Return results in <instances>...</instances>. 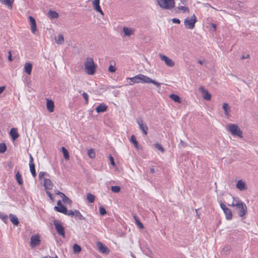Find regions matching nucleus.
I'll list each match as a JSON object with an SVG mask.
<instances>
[{
  "label": "nucleus",
  "instance_id": "58836bf2",
  "mask_svg": "<svg viewBox=\"0 0 258 258\" xmlns=\"http://www.w3.org/2000/svg\"><path fill=\"white\" fill-rule=\"evenodd\" d=\"M88 156L91 158L93 159L95 157V154L94 150L93 149H90L88 150Z\"/></svg>",
  "mask_w": 258,
  "mask_h": 258
},
{
  "label": "nucleus",
  "instance_id": "6e6552de",
  "mask_svg": "<svg viewBox=\"0 0 258 258\" xmlns=\"http://www.w3.org/2000/svg\"><path fill=\"white\" fill-rule=\"evenodd\" d=\"M40 236L38 234L33 235L31 237L30 246L31 248H34L40 245Z\"/></svg>",
  "mask_w": 258,
  "mask_h": 258
},
{
  "label": "nucleus",
  "instance_id": "680f3d73",
  "mask_svg": "<svg viewBox=\"0 0 258 258\" xmlns=\"http://www.w3.org/2000/svg\"><path fill=\"white\" fill-rule=\"evenodd\" d=\"M211 27L213 28L214 31L216 30V25L213 23H212L211 24Z\"/></svg>",
  "mask_w": 258,
  "mask_h": 258
},
{
  "label": "nucleus",
  "instance_id": "5fc2aeb1",
  "mask_svg": "<svg viewBox=\"0 0 258 258\" xmlns=\"http://www.w3.org/2000/svg\"><path fill=\"white\" fill-rule=\"evenodd\" d=\"M172 21L173 23H176V24H180V21L179 19H177V18H173L172 19Z\"/></svg>",
  "mask_w": 258,
  "mask_h": 258
},
{
  "label": "nucleus",
  "instance_id": "6e6d98bb",
  "mask_svg": "<svg viewBox=\"0 0 258 258\" xmlns=\"http://www.w3.org/2000/svg\"><path fill=\"white\" fill-rule=\"evenodd\" d=\"M8 60L10 61H13V58H12V54H11V51H9V56H8Z\"/></svg>",
  "mask_w": 258,
  "mask_h": 258
},
{
  "label": "nucleus",
  "instance_id": "20e7f679",
  "mask_svg": "<svg viewBox=\"0 0 258 258\" xmlns=\"http://www.w3.org/2000/svg\"><path fill=\"white\" fill-rule=\"evenodd\" d=\"M147 76L140 74L132 78H128L127 79L131 80L132 83L130 85H133L135 83H146Z\"/></svg>",
  "mask_w": 258,
  "mask_h": 258
},
{
  "label": "nucleus",
  "instance_id": "4be33fe9",
  "mask_svg": "<svg viewBox=\"0 0 258 258\" xmlns=\"http://www.w3.org/2000/svg\"><path fill=\"white\" fill-rule=\"evenodd\" d=\"M236 187L240 190H243L246 189L245 183L242 180L238 181L236 184Z\"/></svg>",
  "mask_w": 258,
  "mask_h": 258
},
{
  "label": "nucleus",
  "instance_id": "09e8293b",
  "mask_svg": "<svg viewBox=\"0 0 258 258\" xmlns=\"http://www.w3.org/2000/svg\"><path fill=\"white\" fill-rule=\"evenodd\" d=\"M116 71V68L112 65H110L108 67V71L110 73H114Z\"/></svg>",
  "mask_w": 258,
  "mask_h": 258
},
{
  "label": "nucleus",
  "instance_id": "f8f14e48",
  "mask_svg": "<svg viewBox=\"0 0 258 258\" xmlns=\"http://www.w3.org/2000/svg\"><path fill=\"white\" fill-rule=\"evenodd\" d=\"M92 6L93 9L97 12L99 13L101 15H104V13L101 10L100 6V0H94L92 2Z\"/></svg>",
  "mask_w": 258,
  "mask_h": 258
},
{
  "label": "nucleus",
  "instance_id": "72a5a7b5",
  "mask_svg": "<svg viewBox=\"0 0 258 258\" xmlns=\"http://www.w3.org/2000/svg\"><path fill=\"white\" fill-rule=\"evenodd\" d=\"M131 142L134 144V145L137 149H139V145L134 135H132L131 137Z\"/></svg>",
  "mask_w": 258,
  "mask_h": 258
},
{
  "label": "nucleus",
  "instance_id": "c9c22d12",
  "mask_svg": "<svg viewBox=\"0 0 258 258\" xmlns=\"http://www.w3.org/2000/svg\"><path fill=\"white\" fill-rule=\"evenodd\" d=\"M87 199L90 203H93L95 199V196L91 193H88L87 195Z\"/></svg>",
  "mask_w": 258,
  "mask_h": 258
},
{
  "label": "nucleus",
  "instance_id": "f704fd0d",
  "mask_svg": "<svg viewBox=\"0 0 258 258\" xmlns=\"http://www.w3.org/2000/svg\"><path fill=\"white\" fill-rule=\"evenodd\" d=\"M35 164H32L29 165L30 171L33 176V177H35L36 176V172L35 168Z\"/></svg>",
  "mask_w": 258,
  "mask_h": 258
},
{
  "label": "nucleus",
  "instance_id": "1a4fd4ad",
  "mask_svg": "<svg viewBox=\"0 0 258 258\" xmlns=\"http://www.w3.org/2000/svg\"><path fill=\"white\" fill-rule=\"evenodd\" d=\"M137 122L139 125V127L142 130L143 133L145 135H147V131L148 130V127L147 125L144 123L143 120L141 118H138L137 119Z\"/></svg>",
  "mask_w": 258,
  "mask_h": 258
},
{
  "label": "nucleus",
  "instance_id": "cd10ccee",
  "mask_svg": "<svg viewBox=\"0 0 258 258\" xmlns=\"http://www.w3.org/2000/svg\"><path fill=\"white\" fill-rule=\"evenodd\" d=\"M16 179L19 185H22L23 181L22 176L19 171L16 173Z\"/></svg>",
  "mask_w": 258,
  "mask_h": 258
},
{
  "label": "nucleus",
  "instance_id": "b1692460",
  "mask_svg": "<svg viewBox=\"0 0 258 258\" xmlns=\"http://www.w3.org/2000/svg\"><path fill=\"white\" fill-rule=\"evenodd\" d=\"M0 2L2 4L7 6L9 8L12 9L13 3L14 2V0H0Z\"/></svg>",
  "mask_w": 258,
  "mask_h": 258
},
{
  "label": "nucleus",
  "instance_id": "c85d7f7f",
  "mask_svg": "<svg viewBox=\"0 0 258 258\" xmlns=\"http://www.w3.org/2000/svg\"><path fill=\"white\" fill-rule=\"evenodd\" d=\"M61 151L62 152L64 158L66 160H69L70 155L67 149L64 147H61Z\"/></svg>",
  "mask_w": 258,
  "mask_h": 258
},
{
  "label": "nucleus",
  "instance_id": "338daca9",
  "mask_svg": "<svg viewBox=\"0 0 258 258\" xmlns=\"http://www.w3.org/2000/svg\"><path fill=\"white\" fill-rule=\"evenodd\" d=\"M61 192H60V191H59V190H57L55 191V194L57 195H59H59H60Z\"/></svg>",
  "mask_w": 258,
  "mask_h": 258
},
{
  "label": "nucleus",
  "instance_id": "423d86ee",
  "mask_svg": "<svg viewBox=\"0 0 258 258\" xmlns=\"http://www.w3.org/2000/svg\"><path fill=\"white\" fill-rule=\"evenodd\" d=\"M53 224L57 233L63 237H65L64 227L61 224L60 222L57 220H54L53 221Z\"/></svg>",
  "mask_w": 258,
  "mask_h": 258
},
{
  "label": "nucleus",
  "instance_id": "4c0bfd02",
  "mask_svg": "<svg viewBox=\"0 0 258 258\" xmlns=\"http://www.w3.org/2000/svg\"><path fill=\"white\" fill-rule=\"evenodd\" d=\"M75 215L76 217L78 218V219L79 220H85V217H84L82 215V214H81V213L80 212V211L79 210H75Z\"/></svg>",
  "mask_w": 258,
  "mask_h": 258
},
{
  "label": "nucleus",
  "instance_id": "bb28decb",
  "mask_svg": "<svg viewBox=\"0 0 258 258\" xmlns=\"http://www.w3.org/2000/svg\"><path fill=\"white\" fill-rule=\"evenodd\" d=\"M133 218L134 219V220H135V222H136V224H137V225L140 228V229H143L144 228V225L143 224L140 222L139 218L137 216H136V215H133Z\"/></svg>",
  "mask_w": 258,
  "mask_h": 258
},
{
  "label": "nucleus",
  "instance_id": "79ce46f5",
  "mask_svg": "<svg viewBox=\"0 0 258 258\" xmlns=\"http://www.w3.org/2000/svg\"><path fill=\"white\" fill-rule=\"evenodd\" d=\"M111 190L112 192L114 193H117L120 191V187L119 186H112L111 187Z\"/></svg>",
  "mask_w": 258,
  "mask_h": 258
},
{
  "label": "nucleus",
  "instance_id": "c756f323",
  "mask_svg": "<svg viewBox=\"0 0 258 258\" xmlns=\"http://www.w3.org/2000/svg\"><path fill=\"white\" fill-rule=\"evenodd\" d=\"M73 251L76 254L79 253L82 250L81 247L78 244H75L73 247Z\"/></svg>",
  "mask_w": 258,
  "mask_h": 258
},
{
  "label": "nucleus",
  "instance_id": "e433bc0d",
  "mask_svg": "<svg viewBox=\"0 0 258 258\" xmlns=\"http://www.w3.org/2000/svg\"><path fill=\"white\" fill-rule=\"evenodd\" d=\"M222 108L224 111L225 114L228 115L230 108L228 104L227 103H223Z\"/></svg>",
  "mask_w": 258,
  "mask_h": 258
},
{
  "label": "nucleus",
  "instance_id": "8fccbe9b",
  "mask_svg": "<svg viewBox=\"0 0 258 258\" xmlns=\"http://www.w3.org/2000/svg\"><path fill=\"white\" fill-rule=\"evenodd\" d=\"M65 215H68V216H73L75 215V211H73L71 210H67V212H66V214H65Z\"/></svg>",
  "mask_w": 258,
  "mask_h": 258
},
{
  "label": "nucleus",
  "instance_id": "774afa93",
  "mask_svg": "<svg viewBox=\"0 0 258 258\" xmlns=\"http://www.w3.org/2000/svg\"><path fill=\"white\" fill-rule=\"evenodd\" d=\"M150 172L152 173H154L155 172V169L153 168H152L150 169Z\"/></svg>",
  "mask_w": 258,
  "mask_h": 258
},
{
  "label": "nucleus",
  "instance_id": "a18cd8bd",
  "mask_svg": "<svg viewBox=\"0 0 258 258\" xmlns=\"http://www.w3.org/2000/svg\"><path fill=\"white\" fill-rule=\"evenodd\" d=\"M62 201L64 203H67V204H68L69 205H71L72 204V201L69 198H68V197L66 196V197H65L63 200H62Z\"/></svg>",
  "mask_w": 258,
  "mask_h": 258
},
{
  "label": "nucleus",
  "instance_id": "0e129e2a",
  "mask_svg": "<svg viewBox=\"0 0 258 258\" xmlns=\"http://www.w3.org/2000/svg\"><path fill=\"white\" fill-rule=\"evenodd\" d=\"M57 205L58 207H60V206H63V205L62 204L60 200H58L57 201Z\"/></svg>",
  "mask_w": 258,
  "mask_h": 258
},
{
  "label": "nucleus",
  "instance_id": "5701e85b",
  "mask_svg": "<svg viewBox=\"0 0 258 258\" xmlns=\"http://www.w3.org/2000/svg\"><path fill=\"white\" fill-rule=\"evenodd\" d=\"M224 213L226 216V219L228 220H231L232 218V214L231 210L229 208L225 209L224 210Z\"/></svg>",
  "mask_w": 258,
  "mask_h": 258
},
{
  "label": "nucleus",
  "instance_id": "f257e3e1",
  "mask_svg": "<svg viewBox=\"0 0 258 258\" xmlns=\"http://www.w3.org/2000/svg\"><path fill=\"white\" fill-rule=\"evenodd\" d=\"M84 65L87 74L92 75L95 74L97 66L94 63L93 58L87 57L84 63Z\"/></svg>",
  "mask_w": 258,
  "mask_h": 258
},
{
  "label": "nucleus",
  "instance_id": "ddd939ff",
  "mask_svg": "<svg viewBox=\"0 0 258 258\" xmlns=\"http://www.w3.org/2000/svg\"><path fill=\"white\" fill-rule=\"evenodd\" d=\"M97 245L99 250L103 253L105 254H108L110 252L109 249L105 245H104L101 242H98L97 243Z\"/></svg>",
  "mask_w": 258,
  "mask_h": 258
},
{
  "label": "nucleus",
  "instance_id": "393cba45",
  "mask_svg": "<svg viewBox=\"0 0 258 258\" xmlns=\"http://www.w3.org/2000/svg\"><path fill=\"white\" fill-rule=\"evenodd\" d=\"M47 15L50 19H56L59 17V15L56 12L51 10L48 11Z\"/></svg>",
  "mask_w": 258,
  "mask_h": 258
},
{
  "label": "nucleus",
  "instance_id": "412c9836",
  "mask_svg": "<svg viewBox=\"0 0 258 258\" xmlns=\"http://www.w3.org/2000/svg\"><path fill=\"white\" fill-rule=\"evenodd\" d=\"M9 217L11 221L14 225L16 226H18L19 225V221L18 218L15 215H14L12 214H10L9 215Z\"/></svg>",
  "mask_w": 258,
  "mask_h": 258
},
{
  "label": "nucleus",
  "instance_id": "3c124183",
  "mask_svg": "<svg viewBox=\"0 0 258 258\" xmlns=\"http://www.w3.org/2000/svg\"><path fill=\"white\" fill-rule=\"evenodd\" d=\"M45 175H48L47 173H46V172H40L39 173V179L40 180H41V179H42L43 178V177Z\"/></svg>",
  "mask_w": 258,
  "mask_h": 258
},
{
  "label": "nucleus",
  "instance_id": "39448f33",
  "mask_svg": "<svg viewBox=\"0 0 258 258\" xmlns=\"http://www.w3.org/2000/svg\"><path fill=\"white\" fill-rule=\"evenodd\" d=\"M197 20L196 16L194 14L191 18H186L184 19V24L185 27L189 29H192L195 27V23L197 22Z\"/></svg>",
  "mask_w": 258,
  "mask_h": 258
},
{
  "label": "nucleus",
  "instance_id": "603ef678",
  "mask_svg": "<svg viewBox=\"0 0 258 258\" xmlns=\"http://www.w3.org/2000/svg\"><path fill=\"white\" fill-rule=\"evenodd\" d=\"M46 194L47 195V196L49 197L50 198V200L52 201V202H53L54 201V199H53V197L52 196V195L51 194L50 192H49V191L48 190H46Z\"/></svg>",
  "mask_w": 258,
  "mask_h": 258
},
{
  "label": "nucleus",
  "instance_id": "a878e982",
  "mask_svg": "<svg viewBox=\"0 0 258 258\" xmlns=\"http://www.w3.org/2000/svg\"><path fill=\"white\" fill-rule=\"evenodd\" d=\"M169 97L170 99L173 100L174 102L180 103L181 102V99L180 97L174 94L170 95Z\"/></svg>",
  "mask_w": 258,
  "mask_h": 258
},
{
  "label": "nucleus",
  "instance_id": "dca6fc26",
  "mask_svg": "<svg viewBox=\"0 0 258 258\" xmlns=\"http://www.w3.org/2000/svg\"><path fill=\"white\" fill-rule=\"evenodd\" d=\"M107 106L104 103H101L99 104L96 108V111L97 113H101V112H104L107 110Z\"/></svg>",
  "mask_w": 258,
  "mask_h": 258
},
{
  "label": "nucleus",
  "instance_id": "e2e57ef3",
  "mask_svg": "<svg viewBox=\"0 0 258 258\" xmlns=\"http://www.w3.org/2000/svg\"><path fill=\"white\" fill-rule=\"evenodd\" d=\"M59 196H60V197L62 199V200L65 198L66 197V196L64 194H63V192H61L60 195H59Z\"/></svg>",
  "mask_w": 258,
  "mask_h": 258
},
{
  "label": "nucleus",
  "instance_id": "de8ad7c7",
  "mask_svg": "<svg viewBox=\"0 0 258 258\" xmlns=\"http://www.w3.org/2000/svg\"><path fill=\"white\" fill-rule=\"evenodd\" d=\"M177 9L179 10H182L183 11V12H189V9L187 7H184V6H180V7H178L177 8Z\"/></svg>",
  "mask_w": 258,
  "mask_h": 258
},
{
  "label": "nucleus",
  "instance_id": "ea45409f",
  "mask_svg": "<svg viewBox=\"0 0 258 258\" xmlns=\"http://www.w3.org/2000/svg\"><path fill=\"white\" fill-rule=\"evenodd\" d=\"M7 147L5 143H0V153H4L7 150Z\"/></svg>",
  "mask_w": 258,
  "mask_h": 258
},
{
  "label": "nucleus",
  "instance_id": "864d4df0",
  "mask_svg": "<svg viewBox=\"0 0 258 258\" xmlns=\"http://www.w3.org/2000/svg\"><path fill=\"white\" fill-rule=\"evenodd\" d=\"M109 159L111 165L113 166H114L115 165V164L114 161V159L113 157L111 155H109Z\"/></svg>",
  "mask_w": 258,
  "mask_h": 258
},
{
  "label": "nucleus",
  "instance_id": "4d7b16f0",
  "mask_svg": "<svg viewBox=\"0 0 258 258\" xmlns=\"http://www.w3.org/2000/svg\"><path fill=\"white\" fill-rule=\"evenodd\" d=\"M220 207L221 208V209L223 210V211H224V210L225 209H227V208L225 206V205L222 202L220 203Z\"/></svg>",
  "mask_w": 258,
  "mask_h": 258
},
{
  "label": "nucleus",
  "instance_id": "9b49d317",
  "mask_svg": "<svg viewBox=\"0 0 258 258\" xmlns=\"http://www.w3.org/2000/svg\"><path fill=\"white\" fill-rule=\"evenodd\" d=\"M199 90L203 93V97L205 100L209 101L211 99V94L203 86H201L199 88Z\"/></svg>",
  "mask_w": 258,
  "mask_h": 258
},
{
  "label": "nucleus",
  "instance_id": "c03bdc74",
  "mask_svg": "<svg viewBox=\"0 0 258 258\" xmlns=\"http://www.w3.org/2000/svg\"><path fill=\"white\" fill-rule=\"evenodd\" d=\"M107 212L106 209L102 206L99 207V213L101 216H103L106 214Z\"/></svg>",
  "mask_w": 258,
  "mask_h": 258
},
{
  "label": "nucleus",
  "instance_id": "7c9ffc66",
  "mask_svg": "<svg viewBox=\"0 0 258 258\" xmlns=\"http://www.w3.org/2000/svg\"><path fill=\"white\" fill-rule=\"evenodd\" d=\"M146 83H152L156 85L158 88L160 87V83L156 82V81L150 79L149 77H147Z\"/></svg>",
  "mask_w": 258,
  "mask_h": 258
},
{
  "label": "nucleus",
  "instance_id": "a19ab883",
  "mask_svg": "<svg viewBox=\"0 0 258 258\" xmlns=\"http://www.w3.org/2000/svg\"><path fill=\"white\" fill-rule=\"evenodd\" d=\"M155 147L156 149H157L158 150H160L162 153H164L165 152V149L162 147V146L158 143H156L155 144Z\"/></svg>",
  "mask_w": 258,
  "mask_h": 258
},
{
  "label": "nucleus",
  "instance_id": "2f4dec72",
  "mask_svg": "<svg viewBox=\"0 0 258 258\" xmlns=\"http://www.w3.org/2000/svg\"><path fill=\"white\" fill-rule=\"evenodd\" d=\"M64 41V38L62 34H59L57 38H55V42L58 44H61Z\"/></svg>",
  "mask_w": 258,
  "mask_h": 258
},
{
  "label": "nucleus",
  "instance_id": "a211bd4d",
  "mask_svg": "<svg viewBox=\"0 0 258 258\" xmlns=\"http://www.w3.org/2000/svg\"><path fill=\"white\" fill-rule=\"evenodd\" d=\"M46 107L47 110L50 112H52L54 110V104L53 101L51 100L47 99V102H46Z\"/></svg>",
  "mask_w": 258,
  "mask_h": 258
},
{
  "label": "nucleus",
  "instance_id": "69168bd1",
  "mask_svg": "<svg viewBox=\"0 0 258 258\" xmlns=\"http://www.w3.org/2000/svg\"><path fill=\"white\" fill-rule=\"evenodd\" d=\"M248 57H249V54H247L246 56L243 55L241 57V59H243L247 58H248Z\"/></svg>",
  "mask_w": 258,
  "mask_h": 258
},
{
  "label": "nucleus",
  "instance_id": "f3484780",
  "mask_svg": "<svg viewBox=\"0 0 258 258\" xmlns=\"http://www.w3.org/2000/svg\"><path fill=\"white\" fill-rule=\"evenodd\" d=\"M10 135L13 140H16L19 136L17 132V129L16 128H12L10 132Z\"/></svg>",
  "mask_w": 258,
  "mask_h": 258
},
{
  "label": "nucleus",
  "instance_id": "f03ea898",
  "mask_svg": "<svg viewBox=\"0 0 258 258\" xmlns=\"http://www.w3.org/2000/svg\"><path fill=\"white\" fill-rule=\"evenodd\" d=\"M227 130L233 136H237L240 138H243V133L239 126L235 124H229L227 125Z\"/></svg>",
  "mask_w": 258,
  "mask_h": 258
},
{
  "label": "nucleus",
  "instance_id": "6ab92c4d",
  "mask_svg": "<svg viewBox=\"0 0 258 258\" xmlns=\"http://www.w3.org/2000/svg\"><path fill=\"white\" fill-rule=\"evenodd\" d=\"M54 210L57 212L62 213L64 215L65 214H66V212H67V208L64 205L60 207L55 206L54 207Z\"/></svg>",
  "mask_w": 258,
  "mask_h": 258
},
{
  "label": "nucleus",
  "instance_id": "bf43d9fd",
  "mask_svg": "<svg viewBox=\"0 0 258 258\" xmlns=\"http://www.w3.org/2000/svg\"><path fill=\"white\" fill-rule=\"evenodd\" d=\"M32 164H34L33 163V157L31 154H30V160H29V165H31Z\"/></svg>",
  "mask_w": 258,
  "mask_h": 258
},
{
  "label": "nucleus",
  "instance_id": "2eb2a0df",
  "mask_svg": "<svg viewBox=\"0 0 258 258\" xmlns=\"http://www.w3.org/2000/svg\"><path fill=\"white\" fill-rule=\"evenodd\" d=\"M43 185L46 190L52 189L53 186V183L50 179L45 178L44 180Z\"/></svg>",
  "mask_w": 258,
  "mask_h": 258
},
{
  "label": "nucleus",
  "instance_id": "37998d69",
  "mask_svg": "<svg viewBox=\"0 0 258 258\" xmlns=\"http://www.w3.org/2000/svg\"><path fill=\"white\" fill-rule=\"evenodd\" d=\"M0 218L6 223L8 221V216L4 215L3 213L0 212Z\"/></svg>",
  "mask_w": 258,
  "mask_h": 258
},
{
  "label": "nucleus",
  "instance_id": "9d476101",
  "mask_svg": "<svg viewBox=\"0 0 258 258\" xmlns=\"http://www.w3.org/2000/svg\"><path fill=\"white\" fill-rule=\"evenodd\" d=\"M159 56L161 59L162 61H164L167 66L169 67H173L174 66V62L167 56L162 54H160Z\"/></svg>",
  "mask_w": 258,
  "mask_h": 258
},
{
  "label": "nucleus",
  "instance_id": "4468645a",
  "mask_svg": "<svg viewBox=\"0 0 258 258\" xmlns=\"http://www.w3.org/2000/svg\"><path fill=\"white\" fill-rule=\"evenodd\" d=\"M29 22L31 25V30L32 33L34 34L37 30L36 23L35 19L30 16H29Z\"/></svg>",
  "mask_w": 258,
  "mask_h": 258
},
{
  "label": "nucleus",
  "instance_id": "0eeeda50",
  "mask_svg": "<svg viewBox=\"0 0 258 258\" xmlns=\"http://www.w3.org/2000/svg\"><path fill=\"white\" fill-rule=\"evenodd\" d=\"M236 207H237L239 209V216L241 217H243L247 212V207L245 204H244L241 201H239L238 203H236Z\"/></svg>",
  "mask_w": 258,
  "mask_h": 258
},
{
  "label": "nucleus",
  "instance_id": "052dcab7",
  "mask_svg": "<svg viewBox=\"0 0 258 258\" xmlns=\"http://www.w3.org/2000/svg\"><path fill=\"white\" fill-rule=\"evenodd\" d=\"M6 89V86H3L0 87V94H2Z\"/></svg>",
  "mask_w": 258,
  "mask_h": 258
},
{
  "label": "nucleus",
  "instance_id": "7ed1b4c3",
  "mask_svg": "<svg viewBox=\"0 0 258 258\" xmlns=\"http://www.w3.org/2000/svg\"><path fill=\"white\" fill-rule=\"evenodd\" d=\"M159 6L165 10H170L175 7L174 0H157Z\"/></svg>",
  "mask_w": 258,
  "mask_h": 258
},
{
  "label": "nucleus",
  "instance_id": "473e14b6",
  "mask_svg": "<svg viewBox=\"0 0 258 258\" xmlns=\"http://www.w3.org/2000/svg\"><path fill=\"white\" fill-rule=\"evenodd\" d=\"M123 31L125 36H130L133 34V31L131 28L124 27L123 28Z\"/></svg>",
  "mask_w": 258,
  "mask_h": 258
},
{
  "label": "nucleus",
  "instance_id": "13d9d810",
  "mask_svg": "<svg viewBox=\"0 0 258 258\" xmlns=\"http://www.w3.org/2000/svg\"><path fill=\"white\" fill-rule=\"evenodd\" d=\"M180 145L183 147H185L187 146V144L185 143H184L182 140H180Z\"/></svg>",
  "mask_w": 258,
  "mask_h": 258
},
{
  "label": "nucleus",
  "instance_id": "49530a36",
  "mask_svg": "<svg viewBox=\"0 0 258 258\" xmlns=\"http://www.w3.org/2000/svg\"><path fill=\"white\" fill-rule=\"evenodd\" d=\"M82 96L84 99L85 100L86 104H88L89 101V96L87 94V93L86 92H83L82 94Z\"/></svg>",
  "mask_w": 258,
  "mask_h": 258
},
{
  "label": "nucleus",
  "instance_id": "aec40b11",
  "mask_svg": "<svg viewBox=\"0 0 258 258\" xmlns=\"http://www.w3.org/2000/svg\"><path fill=\"white\" fill-rule=\"evenodd\" d=\"M32 64L30 62H26L24 66V71L28 74L30 75L32 72Z\"/></svg>",
  "mask_w": 258,
  "mask_h": 258
}]
</instances>
